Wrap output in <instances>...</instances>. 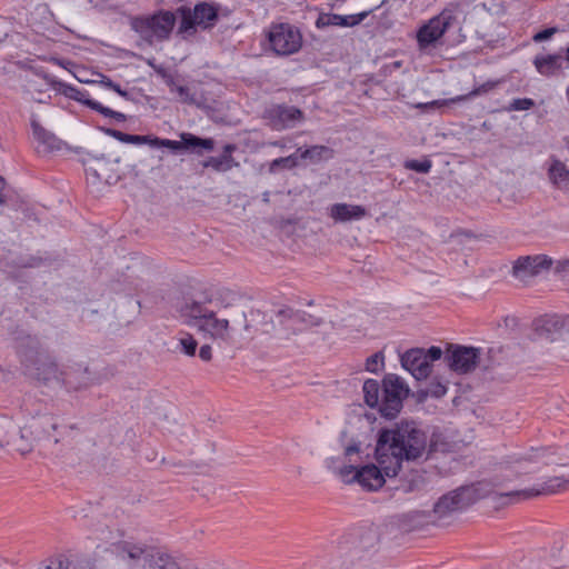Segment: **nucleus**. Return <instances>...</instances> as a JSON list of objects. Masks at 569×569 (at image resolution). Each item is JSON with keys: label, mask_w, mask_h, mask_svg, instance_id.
Segmentation results:
<instances>
[{"label": "nucleus", "mask_w": 569, "mask_h": 569, "mask_svg": "<svg viewBox=\"0 0 569 569\" xmlns=\"http://www.w3.org/2000/svg\"><path fill=\"white\" fill-rule=\"evenodd\" d=\"M178 311L187 323L223 345H232L237 338H244L251 329L244 306L234 299L228 302L221 298L207 302L186 301Z\"/></svg>", "instance_id": "nucleus-1"}, {"label": "nucleus", "mask_w": 569, "mask_h": 569, "mask_svg": "<svg viewBox=\"0 0 569 569\" xmlns=\"http://www.w3.org/2000/svg\"><path fill=\"white\" fill-rule=\"evenodd\" d=\"M427 435L413 421H401L380 430L375 458L388 477H396L403 461L426 456Z\"/></svg>", "instance_id": "nucleus-2"}, {"label": "nucleus", "mask_w": 569, "mask_h": 569, "mask_svg": "<svg viewBox=\"0 0 569 569\" xmlns=\"http://www.w3.org/2000/svg\"><path fill=\"white\" fill-rule=\"evenodd\" d=\"M511 490H509V492ZM507 493L508 491L499 490L489 481H479L443 495L435 503L433 512L437 515L438 519H443L487 497H491L499 506H507L523 500L510 499L506 496Z\"/></svg>", "instance_id": "nucleus-3"}, {"label": "nucleus", "mask_w": 569, "mask_h": 569, "mask_svg": "<svg viewBox=\"0 0 569 569\" xmlns=\"http://www.w3.org/2000/svg\"><path fill=\"white\" fill-rule=\"evenodd\" d=\"M64 430L66 427H61L54 416L42 415L33 418L29 425L20 429L19 437L12 441V448L24 456L42 442L59 443Z\"/></svg>", "instance_id": "nucleus-4"}, {"label": "nucleus", "mask_w": 569, "mask_h": 569, "mask_svg": "<svg viewBox=\"0 0 569 569\" xmlns=\"http://www.w3.org/2000/svg\"><path fill=\"white\" fill-rule=\"evenodd\" d=\"M177 13L181 17L177 33L182 39L193 37L198 28L204 30L213 27L218 19L217 8L206 2L196 4L193 9L180 7Z\"/></svg>", "instance_id": "nucleus-5"}, {"label": "nucleus", "mask_w": 569, "mask_h": 569, "mask_svg": "<svg viewBox=\"0 0 569 569\" xmlns=\"http://www.w3.org/2000/svg\"><path fill=\"white\" fill-rule=\"evenodd\" d=\"M457 20V8H445L439 14L423 23L416 34L419 51L427 52L435 49L446 31L453 26Z\"/></svg>", "instance_id": "nucleus-6"}, {"label": "nucleus", "mask_w": 569, "mask_h": 569, "mask_svg": "<svg viewBox=\"0 0 569 569\" xmlns=\"http://www.w3.org/2000/svg\"><path fill=\"white\" fill-rule=\"evenodd\" d=\"M176 24V14L161 10L152 16L134 18L132 29L149 43L167 40Z\"/></svg>", "instance_id": "nucleus-7"}, {"label": "nucleus", "mask_w": 569, "mask_h": 569, "mask_svg": "<svg viewBox=\"0 0 569 569\" xmlns=\"http://www.w3.org/2000/svg\"><path fill=\"white\" fill-rule=\"evenodd\" d=\"M37 377L46 382L62 381L66 386L79 389L90 383L88 367L79 366L73 370H60L58 365L51 360H43L37 367Z\"/></svg>", "instance_id": "nucleus-8"}, {"label": "nucleus", "mask_w": 569, "mask_h": 569, "mask_svg": "<svg viewBox=\"0 0 569 569\" xmlns=\"http://www.w3.org/2000/svg\"><path fill=\"white\" fill-rule=\"evenodd\" d=\"M119 159L109 161L103 157H94L88 160L86 164L87 182L99 190L101 184L111 186L119 181L118 171Z\"/></svg>", "instance_id": "nucleus-9"}, {"label": "nucleus", "mask_w": 569, "mask_h": 569, "mask_svg": "<svg viewBox=\"0 0 569 569\" xmlns=\"http://www.w3.org/2000/svg\"><path fill=\"white\" fill-rule=\"evenodd\" d=\"M268 38L272 50L279 56L292 54L302 44L300 31L288 23L273 26L269 31Z\"/></svg>", "instance_id": "nucleus-10"}, {"label": "nucleus", "mask_w": 569, "mask_h": 569, "mask_svg": "<svg viewBox=\"0 0 569 569\" xmlns=\"http://www.w3.org/2000/svg\"><path fill=\"white\" fill-rule=\"evenodd\" d=\"M42 78L52 88L60 90L66 97L74 99V100L83 103L84 106L99 112L103 117L112 118L118 122H123L127 120V116L124 113L118 112L108 107H104L99 101L90 98V96L87 91H81L72 86H67L61 82H58L47 74H43Z\"/></svg>", "instance_id": "nucleus-11"}, {"label": "nucleus", "mask_w": 569, "mask_h": 569, "mask_svg": "<svg viewBox=\"0 0 569 569\" xmlns=\"http://www.w3.org/2000/svg\"><path fill=\"white\" fill-rule=\"evenodd\" d=\"M409 390L405 382L396 375H387L383 379V398L380 412L386 418H393L402 408V401Z\"/></svg>", "instance_id": "nucleus-12"}, {"label": "nucleus", "mask_w": 569, "mask_h": 569, "mask_svg": "<svg viewBox=\"0 0 569 569\" xmlns=\"http://www.w3.org/2000/svg\"><path fill=\"white\" fill-rule=\"evenodd\" d=\"M481 350L473 347L450 345L445 353L447 366L457 373L473 371L480 359Z\"/></svg>", "instance_id": "nucleus-13"}, {"label": "nucleus", "mask_w": 569, "mask_h": 569, "mask_svg": "<svg viewBox=\"0 0 569 569\" xmlns=\"http://www.w3.org/2000/svg\"><path fill=\"white\" fill-rule=\"evenodd\" d=\"M276 317L280 325V328L276 330V337L279 340H289L292 336L297 335L298 331H301L303 326L319 325L318 320H315L306 312L295 311L290 308L278 310Z\"/></svg>", "instance_id": "nucleus-14"}, {"label": "nucleus", "mask_w": 569, "mask_h": 569, "mask_svg": "<svg viewBox=\"0 0 569 569\" xmlns=\"http://www.w3.org/2000/svg\"><path fill=\"white\" fill-rule=\"evenodd\" d=\"M113 552L127 566L136 567L149 565L156 550L140 542L120 541L113 545Z\"/></svg>", "instance_id": "nucleus-15"}, {"label": "nucleus", "mask_w": 569, "mask_h": 569, "mask_svg": "<svg viewBox=\"0 0 569 569\" xmlns=\"http://www.w3.org/2000/svg\"><path fill=\"white\" fill-rule=\"evenodd\" d=\"M566 471L559 476L550 478L538 488L511 490L506 496L510 499H530L542 495H551L569 488V462L560 463Z\"/></svg>", "instance_id": "nucleus-16"}, {"label": "nucleus", "mask_w": 569, "mask_h": 569, "mask_svg": "<svg viewBox=\"0 0 569 569\" xmlns=\"http://www.w3.org/2000/svg\"><path fill=\"white\" fill-rule=\"evenodd\" d=\"M552 261L547 256H526L516 260L512 267V274L519 281L527 283L529 279L548 270Z\"/></svg>", "instance_id": "nucleus-17"}, {"label": "nucleus", "mask_w": 569, "mask_h": 569, "mask_svg": "<svg viewBox=\"0 0 569 569\" xmlns=\"http://www.w3.org/2000/svg\"><path fill=\"white\" fill-rule=\"evenodd\" d=\"M378 532L373 528H363L349 533L341 542L342 550H350L356 557L375 548L378 543Z\"/></svg>", "instance_id": "nucleus-18"}, {"label": "nucleus", "mask_w": 569, "mask_h": 569, "mask_svg": "<svg viewBox=\"0 0 569 569\" xmlns=\"http://www.w3.org/2000/svg\"><path fill=\"white\" fill-rule=\"evenodd\" d=\"M401 365L417 380L426 379L431 372V365L427 362L425 350L420 348L411 349L403 353Z\"/></svg>", "instance_id": "nucleus-19"}, {"label": "nucleus", "mask_w": 569, "mask_h": 569, "mask_svg": "<svg viewBox=\"0 0 569 569\" xmlns=\"http://www.w3.org/2000/svg\"><path fill=\"white\" fill-rule=\"evenodd\" d=\"M386 470L377 463H367L359 468V480L358 485L367 491H377L386 482V478H389Z\"/></svg>", "instance_id": "nucleus-20"}, {"label": "nucleus", "mask_w": 569, "mask_h": 569, "mask_svg": "<svg viewBox=\"0 0 569 569\" xmlns=\"http://www.w3.org/2000/svg\"><path fill=\"white\" fill-rule=\"evenodd\" d=\"M169 87L170 92L177 94L179 101L182 103L196 106L198 108H208L210 104V99L202 90L182 86L177 82H171Z\"/></svg>", "instance_id": "nucleus-21"}, {"label": "nucleus", "mask_w": 569, "mask_h": 569, "mask_svg": "<svg viewBox=\"0 0 569 569\" xmlns=\"http://www.w3.org/2000/svg\"><path fill=\"white\" fill-rule=\"evenodd\" d=\"M32 136L37 141V151L39 153H49L61 148V140L52 132L46 130L36 118L31 119Z\"/></svg>", "instance_id": "nucleus-22"}, {"label": "nucleus", "mask_w": 569, "mask_h": 569, "mask_svg": "<svg viewBox=\"0 0 569 569\" xmlns=\"http://www.w3.org/2000/svg\"><path fill=\"white\" fill-rule=\"evenodd\" d=\"M327 468L345 485L358 483L359 468H357L352 462L330 458L327 460Z\"/></svg>", "instance_id": "nucleus-23"}, {"label": "nucleus", "mask_w": 569, "mask_h": 569, "mask_svg": "<svg viewBox=\"0 0 569 569\" xmlns=\"http://www.w3.org/2000/svg\"><path fill=\"white\" fill-rule=\"evenodd\" d=\"M533 64L541 76L551 77L563 68V58L559 53L539 54L535 57Z\"/></svg>", "instance_id": "nucleus-24"}, {"label": "nucleus", "mask_w": 569, "mask_h": 569, "mask_svg": "<svg viewBox=\"0 0 569 569\" xmlns=\"http://www.w3.org/2000/svg\"><path fill=\"white\" fill-rule=\"evenodd\" d=\"M542 462L543 465L555 463L553 459H551L546 450H536L529 457H523L517 460V466L515 467L516 472H525L530 473L538 470L536 467H531V465H538Z\"/></svg>", "instance_id": "nucleus-25"}, {"label": "nucleus", "mask_w": 569, "mask_h": 569, "mask_svg": "<svg viewBox=\"0 0 569 569\" xmlns=\"http://www.w3.org/2000/svg\"><path fill=\"white\" fill-rule=\"evenodd\" d=\"M548 176L551 183L561 190L569 189V170L566 164L559 160H552Z\"/></svg>", "instance_id": "nucleus-26"}, {"label": "nucleus", "mask_w": 569, "mask_h": 569, "mask_svg": "<svg viewBox=\"0 0 569 569\" xmlns=\"http://www.w3.org/2000/svg\"><path fill=\"white\" fill-rule=\"evenodd\" d=\"M303 160H310L313 163H318L322 160H329L333 157V150L326 146H312L310 148H298L297 154Z\"/></svg>", "instance_id": "nucleus-27"}, {"label": "nucleus", "mask_w": 569, "mask_h": 569, "mask_svg": "<svg viewBox=\"0 0 569 569\" xmlns=\"http://www.w3.org/2000/svg\"><path fill=\"white\" fill-rule=\"evenodd\" d=\"M180 138L184 140V149L202 154V150L211 151L214 148V141L210 138H199L192 133L183 132Z\"/></svg>", "instance_id": "nucleus-28"}, {"label": "nucleus", "mask_w": 569, "mask_h": 569, "mask_svg": "<svg viewBox=\"0 0 569 569\" xmlns=\"http://www.w3.org/2000/svg\"><path fill=\"white\" fill-rule=\"evenodd\" d=\"M17 426L12 419L0 418V450L6 446L12 447L13 436H16Z\"/></svg>", "instance_id": "nucleus-29"}, {"label": "nucleus", "mask_w": 569, "mask_h": 569, "mask_svg": "<svg viewBox=\"0 0 569 569\" xmlns=\"http://www.w3.org/2000/svg\"><path fill=\"white\" fill-rule=\"evenodd\" d=\"M276 116L282 128L292 126V123L302 118V112L296 107H278Z\"/></svg>", "instance_id": "nucleus-30"}, {"label": "nucleus", "mask_w": 569, "mask_h": 569, "mask_svg": "<svg viewBox=\"0 0 569 569\" xmlns=\"http://www.w3.org/2000/svg\"><path fill=\"white\" fill-rule=\"evenodd\" d=\"M274 224L279 229L280 233L287 237L293 236L298 233V229L300 228L299 218L293 217H284L278 216V219L274 221Z\"/></svg>", "instance_id": "nucleus-31"}, {"label": "nucleus", "mask_w": 569, "mask_h": 569, "mask_svg": "<svg viewBox=\"0 0 569 569\" xmlns=\"http://www.w3.org/2000/svg\"><path fill=\"white\" fill-rule=\"evenodd\" d=\"M203 166L206 168H212L214 171L218 172H226L230 169H232L237 163L234 162L232 156L230 154H222L220 157H210Z\"/></svg>", "instance_id": "nucleus-32"}, {"label": "nucleus", "mask_w": 569, "mask_h": 569, "mask_svg": "<svg viewBox=\"0 0 569 569\" xmlns=\"http://www.w3.org/2000/svg\"><path fill=\"white\" fill-rule=\"evenodd\" d=\"M0 206L3 209L26 212L30 210L29 203L18 196L0 194Z\"/></svg>", "instance_id": "nucleus-33"}, {"label": "nucleus", "mask_w": 569, "mask_h": 569, "mask_svg": "<svg viewBox=\"0 0 569 569\" xmlns=\"http://www.w3.org/2000/svg\"><path fill=\"white\" fill-rule=\"evenodd\" d=\"M496 84H497L496 82L488 81V82L482 83L481 86L475 88L472 91H470L467 94L457 96V97L451 98L449 100H445L442 103L446 104V103L461 102V101H466L468 99H471L473 97L488 93L489 91H491L496 87Z\"/></svg>", "instance_id": "nucleus-34"}, {"label": "nucleus", "mask_w": 569, "mask_h": 569, "mask_svg": "<svg viewBox=\"0 0 569 569\" xmlns=\"http://www.w3.org/2000/svg\"><path fill=\"white\" fill-rule=\"evenodd\" d=\"M298 159L299 157L297 153L277 158L269 163L268 171L270 173H276L280 169H293L299 164Z\"/></svg>", "instance_id": "nucleus-35"}, {"label": "nucleus", "mask_w": 569, "mask_h": 569, "mask_svg": "<svg viewBox=\"0 0 569 569\" xmlns=\"http://www.w3.org/2000/svg\"><path fill=\"white\" fill-rule=\"evenodd\" d=\"M365 401L369 407H376L379 403V383L377 380L369 379L363 383Z\"/></svg>", "instance_id": "nucleus-36"}, {"label": "nucleus", "mask_w": 569, "mask_h": 569, "mask_svg": "<svg viewBox=\"0 0 569 569\" xmlns=\"http://www.w3.org/2000/svg\"><path fill=\"white\" fill-rule=\"evenodd\" d=\"M151 569H180L178 563L169 556L156 552L149 563Z\"/></svg>", "instance_id": "nucleus-37"}, {"label": "nucleus", "mask_w": 569, "mask_h": 569, "mask_svg": "<svg viewBox=\"0 0 569 569\" xmlns=\"http://www.w3.org/2000/svg\"><path fill=\"white\" fill-rule=\"evenodd\" d=\"M197 347L198 342L190 333H182L178 339V349L189 357L196 355Z\"/></svg>", "instance_id": "nucleus-38"}, {"label": "nucleus", "mask_w": 569, "mask_h": 569, "mask_svg": "<svg viewBox=\"0 0 569 569\" xmlns=\"http://www.w3.org/2000/svg\"><path fill=\"white\" fill-rule=\"evenodd\" d=\"M423 485V478L421 475L413 472L408 478L401 480L399 489L403 492L409 493L419 490Z\"/></svg>", "instance_id": "nucleus-39"}, {"label": "nucleus", "mask_w": 569, "mask_h": 569, "mask_svg": "<svg viewBox=\"0 0 569 569\" xmlns=\"http://www.w3.org/2000/svg\"><path fill=\"white\" fill-rule=\"evenodd\" d=\"M44 569H89L87 566L64 558L50 559Z\"/></svg>", "instance_id": "nucleus-40"}, {"label": "nucleus", "mask_w": 569, "mask_h": 569, "mask_svg": "<svg viewBox=\"0 0 569 569\" xmlns=\"http://www.w3.org/2000/svg\"><path fill=\"white\" fill-rule=\"evenodd\" d=\"M368 14V11H363L357 14L340 16L339 27H355L363 21Z\"/></svg>", "instance_id": "nucleus-41"}, {"label": "nucleus", "mask_w": 569, "mask_h": 569, "mask_svg": "<svg viewBox=\"0 0 569 569\" xmlns=\"http://www.w3.org/2000/svg\"><path fill=\"white\" fill-rule=\"evenodd\" d=\"M541 328L546 331H557L563 328L565 322L558 316H549L540 320Z\"/></svg>", "instance_id": "nucleus-42"}, {"label": "nucleus", "mask_w": 569, "mask_h": 569, "mask_svg": "<svg viewBox=\"0 0 569 569\" xmlns=\"http://www.w3.org/2000/svg\"><path fill=\"white\" fill-rule=\"evenodd\" d=\"M154 148H168L173 151H181L184 149V140L176 141L169 139L154 138Z\"/></svg>", "instance_id": "nucleus-43"}, {"label": "nucleus", "mask_w": 569, "mask_h": 569, "mask_svg": "<svg viewBox=\"0 0 569 569\" xmlns=\"http://www.w3.org/2000/svg\"><path fill=\"white\" fill-rule=\"evenodd\" d=\"M340 14L322 13L318 17L316 26L318 28H325L329 26H339Z\"/></svg>", "instance_id": "nucleus-44"}, {"label": "nucleus", "mask_w": 569, "mask_h": 569, "mask_svg": "<svg viewBox=\"0 0 569 569\" xmlns=\"http://www.w3.org/2000/svg\"><path fill=\"white\" fill-rule=\"evenodd\" d=\"M535 106V101L530 98H518L513 99L510 106L508 107L509 111H522L529 110Z\"/></svg>", "instance_id": "nucleus-45"}, {"label": "nucleus", "mask_w": 569, "mask_h": 569, "mask_svg": "<svg viewBox=\"0 0 569 569\" xmlns=\"http://www.w3.org/2000/svg\"><path fill=\"white\" fill-rule=\"evenodd\" d=\"M405 167L407 169H410V170H413V171H417L420 173H427V172H429V170L431 168V161L430 160H423V161L408 160V161H406Z\"/></svg>", "instance_id": "nucleus-46"}, {"label": "nucleus", "mask_w": 569, "mask_h": 569, "mask_svg": "<svg viewBox=\"0 0 569 569\" xmlns=\"http://www.w3.org/2000/svg\"><path fill=\"white\" fill-rule=\"evenodd\" d=\"M330 213H365V210L358 206H349L346 203H336L331 208Z\"/></svg>", "instance_id": "nucleus-47"}, {"label": "nucleus", "mask_w": 569, "mask_h": 569, "mask_svg": "<svg viewBox=\"0 0 569 569\" xmlns=\"http://www.w3.org/2000/svg\"><path fill=\"white\" fill-rule=\"evenodd\" d=\"M383 363V355L376 352L370 356L366 361V369L370 372H377Z\"/></svg>", "instance_id": "nucleus-48"}, {"label": "nucleus", "mask_w": 569, "mask_h": 569, "mask_svg": "<svg viewBox=\"0 0 569 569\" xmlns=\"http://www.w3.org/2000/svg\"><path fill=\"white\" fill-rule=\"evenodd\" d=\"M154 138L153 136H139V134H130L129 143L130 144H149L154 148Z\"/></svg>", "instance_id": "nucleus-49"}, {"label": "nucleus", "mask_w": 569, "mask_h": 569, "mask_svg": "<svg viewBox=\"0 0 569 569\" xmlns=\"http://www.w3.org/2000/svg\"><path fill=\"white\" fill-rule=\"evenodd\" d=\"M360 453V443L359 442H351L343 449V456L346 459H348L349 462H353L352 457L358 456Z\"/></svg>", "instance_id": "nucleus-50"}, {"label": "nucleus", "mask_w": 569, "mask_h": 569, "mask_svg": "<svg viewBox=\"0 0 569 569\" xmlns=\"http://www.w3.org/2000/svg\"><path fill=\"white\" fill-rule=\"evenodd\" d=\"M557 28H548V29H545L538 33H536L533 37H532V40L535 42H541V41H545V40H548L550 39L556 32H557Z\"/></svg>", "instance_id": "nucleus-51"}, {"label": "nucleus", "mask_w": 569, "mask_h": 569, "mask_svg": "<svg viewBox=\"0 0 569 569\" xmlns=\"http://www.w3.org/2000/svg\"><path fill=\"white\" fill-rule=\"evenodd\" d=\"M100 83L107 88L114 90L121 97L128 98V92L122 90L119 84L112 82L109 78L103 77Z\"/></svg>", "instance_id": "nucleus-52"}, {"label": "nucleus", "mask_w": 569, "mask_h": 569, "mask_svg": "<svg viewBox=\"0 0 569 569\" xmlns=\"http://www.w3.org/2000/svg\"><path fill=\"white\" fill-rule=\"evenodd\" d=\"M104 132L120 142L129 143L130 134L116 129H104Z\"/></svg>", "instance_id": "nucleus-53"}, {"label": "nucleus", "mask_w": 569, "mask_h": 569, "mask_svg": "<svg viewBox=\"0 0 569 569\" xmlns=\"http://www.w3.org/2000/svg\"><path fill=\"white\" fill-rule=\"evenodd\" d=\"M427 362L431 365L432 361L439 360L442 356V350L439 347L432 346L428 350H425Z\"/></svg>", "instance_id": "nucleus-54"}, {"label": "nucleus", "mask_w": 569, "mask_h": 569, "mask_svg": "<svg viewBox=\"0 0 569 569\" xmlns=\"http://www.w3.org/2000/svg\"><path fill=\"white\" fill-rule=\"evenodd\" d=\"M199 357L203 360V361H210L212 359V350H211V347L209 345H203L201 346L200 350H199Z\"/></svg>", "instance_id": "nucleus-55"}, {"label": "nucleus", "mask_w": 569, "mask_h": 569, "mask_svg": "<svg viewBox=\"0 0 569 569\" xmlns=\"http://www.w3.org/2000/svg\"><path fill=\"white\" fill-rule=\"evenodd\" d=\"M40 263H41V259H39V258H31L28 261H22L18 266L19 267H23V268H27V267L33 268V267H39Z\"/></svg>", "instance_id": "nucleus-56"}, {"label": "nucleus", "mask_w": 569, "mask_h": 569, "mask_svg": "<svg viewBox=\"0 0 569 569\" xmlns=\"http://www.w3.org/2000/svg\"><path fill=\"white\" fill-rule=\"evenodd\" d=\"M556 269L560 272H569V259L559 260Z\"/></svg>", "instance_id": "nucleus-57"}, {"label": "nucleus", "mask_w": 569, "mask_h": 569, "mask_svg": "<svg viewBox=\"0 0 569 569\" xmlns=\"http://www.w3.org/2000/svg\"><path fill=\"white\" fill-rule=\"evenodd\" d=\"M447 389L445 386L438 383L433 387V389L430 391L433 397H441L446 393Z\"/></svg>", "instance_id": "nucleus-58"}, {"label": "nucleus", "mask_w": 569, "mask_h": 569, "mask_svg": "<svg viewBox=\"0 0 569 569\" xmlns=\"http://www.w3.org/2000/svg\"><path fill=\"white\" fill-rule=\"evenodd\" d=\"M266 144L267 146H271V147H277V148H280V149H286L287 148V139H281V140H277V141H269Z\"/></svg>", "instance_id": "nucleus-59"}, {"label": "nucleus", "mask_w": 569, "mask_h": 569, "mask_svg": "<svg viewBox=\"0 0 569 569\" xmlns=\"http://www.w3.org/2000/svg\"><path fill=\"white\" fill-rule=\"evenodd\" d=\"M358 218L359 216H343V214H340V216H333L335 218V222H345L347 220H349L350 218Z\"/></svg>", "instance_id": "nucleus-60"}, {"label": "nucleus", "mask_w": 569, "mask_h": 569, "mask_svg": "<svg viewBox=\"0 0 569 569\" xmlns=\"http://www.w3.org/2000/svg\"><path fill=\"white\" fill-rule=\"evenodd\" d=\"M236 149V147L233 144H227L224 147V153L223 154H230L232 153V151Z\"/></svg>", "instance_id": "nucleus-61"}, {"label": "nucleus", "mask_w": 569, "mask_h": 569, "mask_svg": "<svg viewBox=\"0 0 569 569\" xmlns=\"http://www.w3.org/2000/svg\"><path fill=\"white\" fill-rule=\"evenodd\" d=\"M563 62H566V68L569 67V47L567 48V54L566 58H563Z\"/></svg>", "instance_id": "nucleus-62"}, {"label": "nucleus", "mask_w": 569, "mask_h": 569, "mask_svg": "<svg viewBox=\"0 0 569 569\" xmlns=\"http://www.w3.org/2000/svg\"><path fill=\"white\" fill-rule=\"evenodd\" d=\"M438 103H439L438 101H432V102L430 103V106H435V104H438Z\"/></svg>", "instance_id": "nucleus-63"}, {"label": "nucleus", "mask_w": 569, "mask_h": 569, "mask_svg": "<svg viewBox=\"0 0 569 569\" xmlns=\"http://www.w3.org/2000/svg\"><path fill=\"white\" fill-rule=\"evenodd\" d=\"M566 92H567V97L569 98V86H568Z\"/></svg>", "instance_id": "nucleus-64"}]
</instances>
